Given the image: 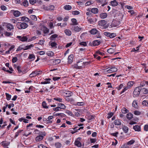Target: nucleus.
Here are the masks:
<instances>
[{"label": "nucleus", "mask_w": 148, "mask_h": 148, "mask_svg": "<svg viewBox=\"0 0 148 148\" xmlns=\"http://www.w3.org/2000/svg\"><path fill=\"white\" fill-rule=\"evenodd\" d=\"M16 26L18 29H24L27 28L28 25L25 23L18 22L16 25Z\"/></svg>", "instance_id": "obj_1"}, {"label": "nucleus", "mask_w": 148, "mask_h": 148, "mask_svg": "<svg viewBox=\"0 0 148 148\" xmlns=\"http://www.w3.org/2000/svg\"><path fill=\"white\" fill-rule=\"evenodd\" d=\"M41 133L40 135L36 137L35 140L36 142L41 141L43 139L44 136H45L46 134L45 132H41Z\"/></svg>", "instance_id": "obj_2"}, {"label": "nucleus", "mask_w": 148, "mask_h": 148, "mask_svg": "<svg viewBox=\"0 0 148 148\" xmlns=\"http://www.w3.org/2000/svg\"><path fill=\"white\" fill-rule=\"evenodd\" d=\"M89 32L92 34L95 35L97 34L96 36L97 38H100L101 37L100 31H98L95 28H93L90 31H89Z\"/></svg>", "instance_id": "obj_3"}, {"label": "nucleus", "mask_w": 148, "mask_h": 148, "mask_svg": "<svg viewBox=\"0 0 148 148\" xmlns=\"http://www.w3.org/2000/svg\"><path fill=\"white\" fill-rule=\"evenodd\" d=\"M140 92V87H136L135 88L133 92L134 97H135L138 96Z\"/></svg>", "instance_id": "obj_4"}, {"label": "nucleus", "mask_w": 148, "mask_h": 148, "mask_svg": "<svg viewBox=\"0 0 148 148\" xmlns=\"http://www.w3.org/2000/svg\"><path fill=\"white\" fill-rule=\"evenodd\" d=\"M110 68L107 71V72L108 73H111L113 72H116L117 71V69L114 66H111L110 67L107 69Z\"/></svg>", "instance_id": "obj_5"}, {"label": "nucleus", "mask_w": 148, "mask_h": 148, "mask_svg": "<svg viewBox=\"0 0 148 148\" xmlns=\"http://www.w3.org/2000/svg\"><path fill=\"white\" fill-rule=\"evenodd\" d=\"M42 72V71H33L32 73H31L29 76L30 77H32L35 76L37 75H38L40 74Z\"/></svg>", "instance_id": "obj_6"}, {"label": "nucleus", "mask_w": 148, "mask_h": 148, "mask_svg": "<svg viewBox=\"0 0 148 148\" xmlns=\"http://www.w3.org/2000/svg\"><path fill=\"white\" fill-rule=\"evenodd\" d=\"M120 24V21L116 20L113 21L110 25L111 27H117Z\"/></svg>", "instance_id": "obj_7"}, {"label": "nucleus", "mask_w": 148, "mask_h": 148, "mask_svg": "<svg viewBox=\"0 0 148 148\" xmlns=\"http://www.w3.org/2000/svg\"><path fill=\"white\" fill-rule=\"evenodd\" d=\"M16 38H18L19 40L22 42H25L27 40V38L26 36L22 37L20 36H17Z\"/></svg>", "instance_id": "obj_8"}, {"label": "nucleus", "mask_w": 148, "mask_h": 148, "mask_svg": "<svg viewBox=\"0 0 148 148\" xmlns=\"http://www.w3.org/2000/svg\"><path fill=\"white\" fill-rule=\"evenodd\" d=\"M55 8V6L52 5L48 6L45 7V9L47 10L51 11L53 10Z\"/></svg>", "instance_id": "obj_9"}, {"label": "nucleus", "mask_w": 148, "mask_h": 148, "mask_svg": "<svg viewBox=\"0 0 148 148\" xmlns=\"http://www.w3.org/2000/svg\"><path fill=\"white\" fill-rule=\"evenodd\" d=\"M106 21L105 20H103L99 21L98 22V25L99 26H103L106 24Z\"/></svg>", "instance_id": "obj_10"}, {"label": "nucleus", "mask_w": 148, "mask_h": 148, "mask_svg": "<svg viewBox=\"0 0 148 148\" xmlns=\"http://www.w3.org/2000/svg\"><path fill=\"white\" fill-rule=\"evenodd\" d=\"M66 94L65 96L68 99V97L72 95L73 93L70 91H65L63 92Z\"/></svg>", "instance_id": "obj_11"}, {"label": "nucleus", "mask_w": 148, "mask_h": 148, "mask_svg": "<svg viewBox=\"0 0 148 148\" xmlns=\"http://www.w3.org/2000/svg\"><path fill=\"white\" fill-rule=\"evenodd\" d=\"M73 58V55L71 54L69 56L68 58V62L69 64H71L72 63Z\"/></svg>", "instance_id": "obj_12"}, {"label": "nucleus", "mask_w": 148, "mask_h": 148, "mask_svg": "<svg viewBox=\"0 0 148 148\" xmlns=\"http://www.w3.org/2000/svg\"><path fill=\"white\" fill-rule=\"evenodd\" d=\"M51 60L52 61V64L53 65H55L56 64H58L61 61L59 59Z\"/></svg>", "instance_id": "obj_13"}, {"label": "nucleus", "mask_w": 148, "mask_h": 148, "mask_svg": "<svg viewBox=\"0 0 148 148\" xmlns=\"http://www.w3.org/2000/svg\"><path fill=\"white\" fill-rule=\"evenodd\" d=\"M140 87V92L143 94H147L148 93V90L145 88H142L141 86Z\"/></svg>", "instance_id": "obj_14"}, {"label": "nucleus", "mask_w": 148, "mask_h": 148, "mask_svg": "<svg viewBox=\"0 0 148 148\" xmlns=\"http://www.w3.org/2000/svg\"><path fill=\"white\" fill-rule=\"evenodd\" d=\"M88 22L90 24H92L94 23V19L89 17H88L87 18Z\"/></svg>", "instance_id": "obj_15"}, {"label": "nucleus", "mask_w": 148, "mask_h": 148, "mask_svg": "<svg viewBox=\"0 0 148 148\" xmlns=\"http://www.w3.org/2000/svg\"><path fill=\"white\" fill-rule=\"evenodd\" d=\"M114 123L115 125H120L121 124V120L119 119H117L114 121Z\"/></svg>", "instance_id": "obj_16"}, {"label": "nucleus", "mask_w": 148, "mask_h": 148, "mask_svg": "<svg viewBox=\"0 0 148 148\" xmlns=\"http://www.w3.org/2000/svg\"><path fill=\"white\" fill-rule=\"evenodd\" d=\"M58 36V35L57 34H54L52 35L50 38V40L52 41L55 40L56 38Z\"/></svg>", "instance_id": "obj_17"}, {"label": "nucleus", "mask_w": 148, "mask_h": 148, "mask_svg": "<svg viewBox=\"0 0 148 148\" xmlns=\"http://www.w3.org/2000/svg\"><path fill=\"white\" fill-rule=\"evenodd\" d=\"M133 129L136 131H140V127L138 125H136L133 127Z\"/></svg>", "instance_id": "obj_18"}, {"label": "nucleus", "mask_w": 148, "mask_h": 148, "mask_svg": "<svg viewBox=\"0 0 148 148\" xmlns=\"http://www.w3.org/2000/svg\"><path fill=\"white\" fill-rule=\"evenodd\" d=\"M100 17L102 19L106 18L107 16V14L106 13H101L99 15Z\"/></svg>", "instance_id": "obj_19"}, {"label": "nucleus", "mask_w": 148, "mask_h": 148, "mask_svg": "<svg viewBox=\"0 0 148 148\" xmlns=\"http://www.w3.org/2000/svg\"><path fill=\"white\" fill-rule=\"evenodd\" d=\"M75 145L78 147H80L81 146V142L77 140V139L76 140L75 142Z\"/></svg>", "instance_id": "obj_20"}, {"label": "nucleus", "mask_w": 148, "mask_h": 148, "mask_svg": "<svg viewBox=\"0 0 148 148\" xmlns=\"http://www.w3.org/2000/svg\"><path fill=\"white\" fill-rule=\"evenodd\" d=\"M13 14L14 16L18 17L20 16L21 13L18 10H15L13 12Z\"/></svg>", "instance_id": "obj_21"}, {"label": "nucleus", "mask_w": 148, "mask_h": 148, "mask_svg": "<svg viewBox=\"0 0 148 148\" xmlns=\"http://www.w3.org/2000/svg\"><path fill=\"white\" fill-rule=\"evenodd\" d=\"M100 41L96 40L93 42L92 44L93 46H97L100 45Z\"/></svg>", "instance_id": "obj_22"}, {"label": "nucleus", "mask_w": 148, "mask_h": 148, "mask_svg": "<svg viewBox=\"0 0 148 148\" xmlns=\"http://www.w3.org/2000/svg\"><path fill=\"white\" fill-rule=\"evenodd\" d=\"M91 12L94 14H97L98 13V9L96 8H93L91 10Z\"/></svg>", "instance_id": "obj_23"}, {"label": "nucleus", "mask_w": 148, "mask_h": 148, "mask_svg": "<svg viewBox=\"0 0 148 148\" xmlns=\"http://www.w3.org/2000/svg\"><path fill=\"white\" fill-rule=\"evenodd\" d=\"M7 28L9 29L10 31H11V30L14 29L13 26L10 23L8 24L7 25Z\"/></svg>", "instance_id": "obj_24"}, {"label": "nucleus", "mask_w": 148, "mask_h": 148, "mask_svg": "<svg viewBox=\"0 0 148 148\" xmlns=\"http://www.w3.org/2000/svg\"><path fill=\"white\" fill-rule=\"evenodd\" d=\"M111 5L113 6H115L117 5L118 4V3L116 0H114L110 2Z\"/></svg>", "instance_id": "obj_25"}, {"label": "nucleus", "mask_w": 148, "mask_h": 148, "mask_svg": "<svg viewBox=\"0 0 148 148\" xmlns=\"http://www.w3.org/2000/svg\"><path fill=\"white\" fill-rule=\"evenodd\" d=\"M78 66L79 67V69L82 68V66H84V64L82 61H79L77 63Z\"/></svg>", "instance_id": "obj_26"}, {"label": "nucleus", "mask_w": 148, "mask_h": 148, "mask_svg": "<svg viewBox=\"0 0 148 148\" xmlns=\"http://www.w3.org/2000/svg\"><path fill=\"white\" fill-rule=\"evenodd\" d=\"M58 106L60 108V109H65L66 108V106L65 105L62 103H59L58 104Z\"/></svg>", "instance_id": "obj_27"}, {"label": "nucleus", "mask_w": 148, "mask_h": 148, "mask_svg": "<svg viewBox=\"0 0 148 148\" xmlns=\"http://www.w3.org/2000/svg\"><path fill=\"white\" fill-rule=\"evenodd\" d=\"M21 20L22 21L25 22H28L29 21V19L27 17L25 16H23L21 17Z\"/></svg>", "instance_id": "obj_28"}, {"label": "nucleus", "mask_w": 148, "mask_h": 148, "mask_svg": "<svg viewBox=\"0 0 148 148\" xmlns=\"http://www.w3.org/2000/svg\"><path fill=\"white\" fill-rule=\"evenodd\" d=\"M71 6L69 5H66L64 7V8L66 10H70L71 9Z\"/></svg>", "instance_id": "obj_29"}, {"label": "nucleus", "mask_w": 148, "mask_h": 148, "mask_svg": "<svg viewBox=\"0 0 148 148\" xmlns=\"http://www.w3.org/2000/svg\"><path fill=\"white\" fill-rule=\"evenodd\" d=\"M64 32L66 35L69 36H71V31L69 29H65L64 30Z\"/></svg>", "instance_id": "obj_30"}, {"label": "nucleus", "mask_w": 148, "mask_h": 148, "mask_svg": "<svg viewBox=\"0 0 148 148\" xmlns=\"http://www.w3.org/2000/svg\"><path fill=\"white\" fill-rule=\"evenodd\" d=\"M4 35L6 36H10L13 35V33L12 32H5L4 33Z\"/></svg>", "instance_id": "obj_31"}, {"label": "nucleus", "mask_w": 148, "mask_h": 148, "mask_svg": "<svg viewBox=\"0 0 148 148\" xmlns=\"http://www.w3.org/2000/svg\"><path fill=\"white\" fill-rule=\"evenodd\" d=\"M122 129L123 131L125 133H127L129 130L128 127L125 126H124L123 127Z\"/></svg>", "instance_id": "obj_32"}, {"label": "nucleus", "mask_w": 148, "mask_h": 148, "mask_svg": "<svg viewBox=\"0 0 148 148\" xmlns=\"http://www.w3.org/2000/svg\"><path fill=\"white\" fill-rule=\"evenodd\" d=\"M126 116L128 119L130 120L132 118L133 115L130 113H128L127 114Z\"/></svg>", "instance_id": "obj_33"}, {"label": "nucleus", "mask_w": 148, "mask_h": 148, "mask_svg": "<svg viewBox=\"0 0 148 148\" xmlns=\"http://www.w3.org/2000/svg\"><path fill=\"white\" fill-rule=\"evenodd\" d=\"M23 131V130H20L15 133V134L14 136V138H16L19 135V134Z\"/></svg>", "instance_id": "obj_34"}, {"label": "nucleus", "mask_w": 148, "mask_h": 148, "mask_svg": "<svg viewBox=\"0 0 148 148\" xmlns=\"http://www.w3.org/2000/svg\"><path fill=\"white\" fill-rule=\"evenodd\" d=\"M107 51L109 53L112 54L114 52L115 50L114 49L110 48L108 49Z\"/></svg>", "instance_id": "obj_35"}, {"label": "nucleus", "mask_w": 148, "mask_h": 148, "mask_svg": "<svg viewBox=\"0 0 148 148\" xmlns=\"http://www.w3.org/2000/svg\"><path fill=\"white\" fill-rule=\"evenodd\" d=\"M34 46V45L33 44H31L29 45L26 46L25 47V49L24 50H26L29 49H30L31 47H33Z\"/></svg>", "instance_id": "obj_36"}, {"label": "nucleus", "mask_w": 148, "mask_h": 148, "mask_svg": "<svg viewBox=\"0 0 148 148\" xmlns=\"http://www.w3.org/2000/svg\"><path fill=\"white\" fill-rule=\"evenodd\" d=\"M121 112L125 114L129 112V110L125 108H123L121 110Z\"/></svg>", "instance_id": "obj_37"}, {"label": "nucleus", "mask_w": 148, "mask_h": 148, "mask_svg": "<svg viewBox=\"0 0 148 148\" xmlns=\"http://www.w3.org/2000/svg\"><path fill=\"white\" fill-rule=\"evenodd\" d=\"M42 106L44 108L47 109L48 108V107L47 106V103L45 101L42 102Z\"/></svg>", "instance_id": "obj_38"}, {"label": "nucleus", "mask_w": 148, "mask_h": 148, "mask_svg": "<svg viewBox=\"0 0 148 148\" xmlns=\"http://www.w3.org/2000/svg\"><path fill=\"white\" fill-rule=\"evenodd\" d=\"M28 58L29 59H32V60H34L35 58V56L34 54H30Z\"/></svg>", "instance_id": "obj_39"}, {"label": "nucleus", "mask_w": 148, "mask_h": 148, "mask_svg": "<svg viewBox=\"0 0 148 148\" xmlns=\"http://www.w3.org/2000/svg\"><path fill=\"white\" fill-rule=\"evenodd\" d=\"M81 28L78 27L77 26H76L74 27V30L75 31L78 32L80 31Z\"/></svg>", "instance_id": "obj_40"}, {"label": "nucleus", "mask_w": 148, "mask_h": 148, "mask_svg": "<svg viewBox=\"0 0 148 148\" xmlns=\"http://www.w3.org/2000/svg\"><path fill=\"white\" fill-rule=\"evenodd\" d=\"M23 5L25 7H27L28 5V2L27 0H24L23 3Z\"/></svg>", "instance_id": "obj_41"}, {"label": "nucleus", "mask_w": 148, "mask_h": 148, "mask_svg": "<svg viewBox=\"0 0 148 148\" xmlns=\"http://www.w3.org/2000/svg\"><path fill=\"white\" fill-rule=\"evenodd\" d=\"M47 54L48 56H52L53 55V53L52 51H49L47 52Z\"/></svg>", "instance_id": "obj_42"}, {"label": "nucleus", "mask_w": 148, "mask_h": 148, "mask_svg": "<svg viewBox=\"0 0 148 148\" xmlns=\"http://www.w3.org/2000/svg\"><path fill=\"white\" fill-rule=\"evenodd\" d=\"M132 106L133 107L135 108H137L138 107V105L137 102L136 101H134L132 103Z\"/></svg>", "instance_id": "obj_43"}, {"label": "nucleus", "mask_w": 148, "mask_h": 148, "mask_svg": "<svg viewBox=\"0 0 148 148\" xmlns=\"http://www.w3.org/2000/svg\"><path fill=\"white\" fill-rule=\"evenodd\" d=\"M67 25L66 23H64L63 24L61 23H58L57 24L58 26H60L61 27H63Z\"/></svg>", "instance_id": "obj_44"}, {"label": "nucleus", "mask_w": 148, "mask_h": 148, "mask_svg": "<svg viewBox=\"0 0 148 148\" xmlns=\"http://www.w3.org/2000/svg\"><path fill=\"white\" fill-rule=\"evenodd\" d=\"M25 49V47H24V46L23 45H21L17 49L16 51H18L21 49Z\"/></svg>", "instance_id": "obj_45"}, {"label": "nucleus", "mask_w": 148, "mask_h": 148, "mask_svg": "<svg viewBox=\"0 0 148 148\" xmlns=\"http://www.w3.org/2000/svg\"><path fill=\"white\" fill-rule=\"evenodd\" d=\"M15 68L18 71L19 74L21 73H22V71L21 69L20 66H16L15 67Z\"/></svg>", "instance_id": "obj_46"}, {"label": "nucleus", "mask_w": 148, "mask_h": 148, "mask_svg": "<svg viewBox=\"0 0 148 148\" xmlns=\"http://www.w3.org/2000/svg\"><path fill=\"white\" fill-rule=\"evenodd\" d=\"M83 128V127H75L74 129L76 132H77L78 131V130H79L80 129H82Z\"/></svg>", "instance_id": "obj_47"}, {"label": "nucleus", "mask_w": 148, "mask_h": 148, "mask_svg": "<svg viewBox=\"0 0 148 148\" xmlns=\"http://www.w3.org/2000/svg\"><path fill=\"white\" fill-rule=\"evenodd\" d=\"M55 146L57 148H60L61 147V145L60 143L59 142H57L56 143Z\"/></svg>", "instance_id": "obj_48"}, {"label": "nucleus", "mask_w": 148, "mask_h": 148, "mask_svg": "<svg viewBox=\"0 0 148 148\" xmlns=\"http://www.w3.org/2000/svg\"><path fill=\"white\" fill-rule=\"evenodd\" d=\"M142 104L144 106H148V101L144 100L142 103Z\"/></svg>", "instance_id": "obj_49"}, {"label": "nucleus", "mask_w": 148, "mask_h": 148, "mask_svg": "<svg viewBox=\"0 0 148 148\" xmlns=\"http://www.w3.org/2000/svg\"><path fill=\"white\" fill-rule=\"evenodd\" d=\"M5 95H6L7 99L8 100H10L11 98V95L7 93H5Z\"/></svg>", "instance_id": "obj_50"}, {"label": "nucleus", "mask_w": 148, "mask_h": 148, "mask_svg": "<svg viewBox=\"0 0 148 148\" xmlns=\"http://www.w3.org/2000/svg\"><path fill=\"white\" fill-rule=\"evenodd\" d=\"M49 32V30L47 28L45 27L44 29V36H45V34L46 33H47Z\"/></svg>", "instance_id": "obj_51"}, {"label": "nucleus", "mask_w": 148, "mask_h": 148, "mask_svg": "<svg viewBox=\"0 0 148 148\" xmlns=\"http://www.w3.org/2000/svg\"><path fill=\"white\" fill-rule=\"evenodd\" d=\"M71 21L73 23L74 25H77V23L76 19L75 18H72L71 19Z\"/></svg>", "instance_id": "obj_52"}, {"label": "nucleus", "mask_w": 148, "mask_h": 148, "mask_svg": "<svg viewBox=\"0 0 148 148\" xmlns=\"http://www.w3.org/2000/svg\"><path fill=\"white\" fill-rule=\"evenodd\" d=\"M135 142V140H130V141H128L127 143V144L128 145H131L133 144Z\"/></svg>", "instance_id": "obj_53"}, {"label": "nucleus", "mask_w": 148, "mask_h": 148, "mask_svg": "<svg viewBox=\"0 0 148 148\" xmlns=\"http://www.w3.org/2000/svg\"><path fill=\"white\" fill-rule=\"evenodd\" d=\"M30 18L33 20L37 21V18L36 16L34 15H31L30 16Z\"/></svg>", "instance_id": "obj_54"}, {"label": "nucleus", "mask_w": 148, "mask_h": 148, "mask_svg": "<svg viewBox=\"0 0 148 148\" xmlns=\"http://www.w3.org/2000/svg\"><path fill=\"white\" fill-rule=\"evenodd\" d=\"M72 14L74 15H78L79 14V12L78 11H73L72 13Z\"/></svg>", "instance_id": "obj_55"}, {"label": "nucleus", "mask_w": 148, "mask_h": 148, "mask_svg": "<svg viewBox=\"0 0 148 148\" xmlns=\"http://www.w3.org/2000/svg\"><path fill=\"white\" fill-rule=\"evenodd\" d=\"M116 36V34L115 33H110V35L109 37L111 38H112Z\"/></svg>", "instance_id": "obj_56"}, {"label": "nucleus", "mask_w": 148, "mask_h": 148, "mask_svg": "<svg viewBox=\"0 0 148 148\" xmlns=\"http://www.w3.org/2000/svg\"><path fill=\"white\" fill-rule=\"evenodd\" d=\"M113 115V113L112 112H111L108 113V114L107 118L109 119Z\"/></svg>", "instance_id": "obj_57"}, {"label": "nucleus", "mask_w": 148, "mask_h": 148, "mask_svg": "<svg viewBox=\"0 0 148 148\" xmlns=\"http://www.w3.org/2000/svg\"><path fill=\"white\" fill-rule=\"evenodd\" d=\"M57 45V43L55 42H52L51 43L50 45L52 47H56Z\"/></svg>", "instance_id": "obj_58"}, {"label": "nucleus", "mask_w": 148, "mask_h": 148, "mask_svg": "<svg viewBox=\"0 0 148 148\" xmlns=\"http://www.w3.org/2000/svg\"><path fill=\"white\" fill-rule=\"evenodd\" d=\"M54 99L56 100V101H59V102H62V99L60 98H54Z\"/></svg>", "instance_id": "obj_59"}, {"label": "nucleus", "mask_w": 148, "mask_h": 148, "mask_svg": "<svg viewBox=\"0 0 148 148\" xmlns=\"http://www.w3.org/2000/svg\"><path fill=\"white\" fill-rule=\"evenodd\" d=\"M29 2L30 4L33 5L36 2V0H29Z\"/></svg>", "instance_id": "obj_60"}, {"label": "nucleus", "mask_w": 148, "mask_h": 148, "mask_svg": "<svg viewBox=\"0 0 148 148\" xmlns=\"http://www.w3.org/2000/svg\"><path fill=\"white\" fill-rule=\"evenodd\" d=\"M125 8L128 10H132L133 9V8L132 7L128 5H125Z\"/></svg>", "instance_id": "obj_61"}, {"label": "nucleus", "mask_w": 148, "mask_h": 148, "mask_svg": "<svg viewBox=\"0 0 148 148\" xmlns=\"http://www.w3.org/2000/svg\"><path fill=\"white\" fill-rule=\"evenodd\" d=\"M17 61V58L16 57H14L13 58L12 60V62L13 63H15Z\"/></svg>", "instance_id": "obj_62"}, {"label": "nucleus", "mask_w": 148, "mask_h": 148, "mask_svg": "<svg viewBox=\"0 0 148 148\" xmlns=\"http://www.w3.org/2000/svg\"><path fill=\"white\" fill-rule=\"evenodd\" d=\"M0 8L1 10L3 11L7 9L6 7L4 5H1Z\"/></svg>", "instance_id": "obj_63"}, {"label": "nucleus", "mask_w": 148, "mask_h": 148, "mask_svg": "<svg viewBox=\"0 0 148 148\" xmlns=\"http://www.w3.org/2000/svg\"><path fill=\"white\" fill-rule=\"evenodd\" d=\"M39 148H48V147L45 146L44 145L40 144L38 146Z\"/></svg>", "instance_id": "obj_64"}]
</instances>
